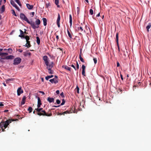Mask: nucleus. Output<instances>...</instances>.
<instances>
[{"mask_svg":"<svg viewBox=\"0 0 151 151\" xmlns=\"http://www.w3.org/2000/svg\"><path fill=\"white\" fill-rule=\"evenodd\" d=\"M17 120H18V119H16L15 120L14 119H9L8 120H6L5 122L2 121L0 123V127L2 129V132L5 131V129L8 126L10 123H11L12 122Z\"/></svg>","mask_w":151,"mask_h":151,"instance_id":"1","label":"nucleus"},{"mask_svg":"<svg viewBox=\"0 0 151 151\" xmlns=\"http://www.w3.org/2000/svg\"><path fill=\"white\" fill-rule=\"evenodd\" d=\"M43 60H44L45 63L47 66V69L48 70H50L53 67L54 65V63L53 62H51V63L49 64L48 61L49 58L47 55L44 56L43 57Z\"/></svg>","mask_w":151,"mask_h":151,"instance_id":"2","label":"nucleus"},{"mask_svg":"<svg viewBox=\"0 0 151 151\" xmlns=\"http://www.w3.org/2000/svg\"><path fill=\"white\" fill-rule=\"evenodd\" d=\"M32 22L33 24V25L34 26H33L32 25V24H29L31 25V26L32 27V28L34 29H35L36 28H37L39 27V25L40 24L41 22L40 20L38 19H36V20L35 21V24L34 22L31 21L30 22Z\"/></svg>","mask_w":151,"mask_h":151,"instance_id":"3","label":"nucleus"},{"mask_svg":"<svg viewBox=\"0 0 151 151\" xmlns=\"http://www.w3.org/2000/svg\"><path fill=\"white\" fill-rule=\"evenodd\" d=\"M20 17L21 19H23L26 21L28 24H31L33 26H34L32 22H30L28 19L27 17L23 13H21L20 15Z\"/></svg>","mask_w":151,"mask_h":151,"instance_id":"4","label":"nucleus"},{"mask_svg":"<svg viewBox=\"0 0 151 151\" xmlns=\"http://www.w3.org/2000/svg\"><path fill=\"white\" fill-rule=\"evenodd\" d=\"M21 61V59L20 58H15L14 60L13 64L17 65L19 64Z\"/></svg>","mask_w":151,"mask_h":151,"instance_id":"5","label":"nucleus"},{"mask_svg":"<svg viewBox=\"0 0 151 151\" xmlns=\"http://www.w3.org/2000/svg\"><path fill=\"white\" fill-rule=\"evenodd\" d=\"M10 3L14 7H15L19 11H20V9L18 7L17 4L15 3L14 2L13 0L10 1Z\"/></svg>","mask_w":151,"mask_h":151,"instance_id":"6","label":"nucleus"},{"mask_svg":"<svg viewBox=\"0 0 151 151\" xmlns=\"http://www.w3.org/2000/svg\"><path fill=\"white\" fill-rule=\"evenodd\" d=\"M118 38H119V33H117L116 35V42L117 45L118 46V49L119 52L120 51V48L119 46V41H118Z\"/></svg>","mask_w":151,"mask_h":151,"instance_id":"7","label":"nucleus"},{"mask_svg":"<svg viewBox=\"0 0 151 151\" xmlns=\"http://www.w3.org/2000/svg\"><path fill=\"white\" fill-rule=\"evenodd\" d=\"M60 16L59 14H58V17L57 18V24L58 26V27H60Z\"/></svg>","mask_w":151,"mask_h":151,"instance_id":"8","label":"nucleus"},{"mask_svg":"<svg viewBox=\"0 0 151 151\" xmlns=\"http://www.w3.org/2000/svg\"><path fill=\"white\" fill-rule=\"evenodd\" d=\"M23 93V91L22 89L21 88H19L17 90V93L18 96H19L21 94Z\"/></svg>","mask_w":151,"mask_h":151,"instance_id":"9","label":"nucleus"},{"mask_svg":"<svg viewBox=\"0 0 151 151\" xmlns=\"http://www.w3.org/2000/svg\"><path fill=\"white\" fill-rule=\"evenodd\" d=\"M14 58V56L13 55H10L7 56L5 58H2L3 59H12Z\"/></svg>","mask_w":151,"mask_h":151,"instance_id":"10","label":"nucleus"},{"mask_svg":"<svg viewBox=\"0 0 151 151\" xmlns=\"http://www.w3.org/2000/svg\"><path fill=\"white\" fill-rule=\"evenodd\" d=\"M20 32V35H19V37L21 38H24L25 37V35L24 34V32L21 29H19Z\"/></svg>","mask_w":151,"mask_h":151,"instance_id":"11","label":"nucleus"},{"mask_svg":"<svg viewBox=\"0 0 151 151\" xmlns=\"http://www.w3.org/2000/svg\"><path fill=\"white\" fill-rule=\"evenodd\" d=\"M50 81V82L52 83H55L56 84L58 82V79H57L53 78L52 79H51L49 80Z\"/></svg>","mask_w":151,"mask_h":151,"instance_id":"12","label":"nucleus"},{"mask_svg":"<svg viewBox=\"0 0 151 151\" xmlns=\"http://www.w3.org/2000/svg\"><path fill=\"white\" fill-rule=\"evenodd\" d=\"M37 99L38 103L37 105V107L38 108H39L40 107L41 105L42 104L41 103V101L40 98L38 97Z\"/></svg>","mask_w":151,"mask_h":151,"instance_id":"13","label":"nucleus"},{"mask_svg":"<svg viewBox=\"0 0 151 151\" xmlns=\"http://www.w3.org/2000/svg\"><path fill=\"white\" fill-rule=\"evenodd\" d=\"M41 112L43 113V114H44L45 115V116H51L52 115V113H50V114H48L46 113L45 110H43L41 111Z\"/></svg>","mask_w":151,"mask_h":151,"instance_id":"14","label":"nucleus"},{"mask_svg":"<svg viewBox=\"0 0 151 151\" xmlns=\"http://www.w3.org/2000/svg\"><path fill=\"white\" fill-rule=\"evenodd\" d=\"M26 97L25 96H24L23 97L22 101L21 103V105L24 104L25 103V100L26 99Z\"/></svg>","mask_w":151,"mask_h":151,"instance_id":"15","label":"nucleus"},{"mask_svg":"<svg viewBox=\"0 0 151 151\" xmlns=\"http://www.w3.org/2000/svg\"><path fill=\"white\" fill-rule=\"evenodd\" d=\"M26 6H27V8L29 9H30V10L32 9L33 8V5H30L29 4H26Z\"/></svg>","mask_w":151,"mask_h":151,"instance_id":"16","label":"nucleus"},{"mask_svg":"<svg viewBox=\"0 0 151 151\" xmlns=\"http://www.w3.org/2000/svg\"><path fill=\"white\" fill-rule=\"evenodd\" d=\"M26 42L27 43L25 44V45H24V46H25L27 47V48H29L31 46V45L30 44V42L29 41H27Z\"/></svg>","mask_w":151,"mask_h":151,"instance_id":"17","label":"nucleus"},{"mask_svg":"<svg viewBox=\"0 0 151 151\" xmlns=\"http://www.w3.org/2000/svg\"><path fill=\"white\" fill-rule=\"evenodd\" d=\"M5 8L4 5H3L0 9V13L2 14L5 11Z\"/></svg>","mask_w":151,"mask_h":151,"instance_id":"18","label":"nucleus"},{"mask_svg":"<svg viewBox=\"0 0 151 151\" xmlns=\"http://www.w3.org/2000/svg\"><path fill=\"white\" fill-rule=\"evenodd\" d=\"M47 101L50 103L54 102V99L53 98L48 97L47 99Z\"/></svg>","mask_w":151,"mask_h":151,"instance_id":"19","label":"nucleus"},{"mask_svg":"<svg viewBox=\"0 0 151 151\" xmlns=\"http://www.w3.org/2000/svg\"><path fill=\"white\" fill-rule=\"evenodd\" d=\"M42 20L43 22V24L45 26H46L47 24V20L45 18H43Z\"/></svg>","mask_w":151,"mask_h":151,"instance_id":"20","label":"nucleus"},{"mask_svg":"<svg viewBox=\"0 0 151 151\" xmlns=\"http://www.w3.org/2000/svg\"><path fill=\"white\" fill-rule=\"evenodd\" d=\"M31 53L30 52H23V54L24 56H27L28 55L30 56L31 55Z\"/></svg>","mask_w":151,"mask_h":151,"instance_id":"21","label":"nucleus"},{"mask_svg":"<svg viewBox=\"0 0 151 151\" xmlns=\"http://www.w3.org/2000/svg\"><path fill=\"white\" fill-rule=\"evenodd\" d=\"M76 30H78V31H80L81 32H82L83 31V29L82 28V27L78 25V27L77 28V29H76Z\"/></svg>","mask_w":151,"mask_h":151,"instance_id":"22","label":"nucleus"},{"mask_svg":"<svg viewBox=\"0 0 151 151\" xmlns=\"http://www.w3.org/2000/svg\"><path fill=\"white\" fill-rule=\"evenodd\" d=\"M74 107H72L70 111L67 110V113H72L73 112H74Z\"/></svg>","mask_w":151,"mask_h":151,"instance_id":"23","label":"nucleus"},{"mask_svg":"<svg viewBox=\"0 0 151 151\" xmlns=\"http://www.w3.org/2000/svg\"><path fill=\"white\" fill-rule=\"evenodd\" d=\"M67 32L70 39H71L72 38V36L73 35V33L71 32H70L68 30H67Z\"/></svg>","mask_w":151,"mask_h":151,"instance_id":"24","label":"nucleus"},{"mask_svg":"<svg viewBox=\"0 0 151 151\" xmlns=\"http://www.w3.org/2000/svg\"><path fill=\"white\" fill-rule=\"evenodd\" d=\"M151 27V23H149L147 26L146 27V29L148 32H149V29Z\"/></svg>","mask_w":151,"mask_h":151,"instance_id":"25","label":"nucleus"},{"mask_svg":"<svg viewBox=\"0 0 151 151\" xmlns=\"http://www.w3.org/2000/svg\"><path fill=\"white\" fill-rule=\"evenodd\" d=\"M69 19H70V26H71L72 25V16L71 14H70V15H69Z\"/></svg>","mask_w":151,"mask_h":151,"instance_id":"26","label":"nucleus"},{"mask_svg":"<svg viewBox=\"0 0 151 151\" xmlns=\"http://www.w3.org/2000/svg\"><path fill=\"white\" fill-rule=\"evenodd\" d=\"M36 39H37V42L38 45H39L40 43V40L39 37H36Z\"/></svg>","mask_w":151,"mask_h":151,"instance_id":"27","label":"nucleus"},{"mask_svg":"<svg viewBox=\"0 0 151 151\" xmlns=\"http://www.w3.org/2000/svg\"><path fill=\"white\" fill-rule=\"evenodd\" d=\"M53 76L52 75H51V76H47L45 77V78L46 80H48L49 79L53 77Z\"/></svg>","mask_w":151,"mask_h":151,"instance_id":"28","label":"nucleus"},{"mask_svg":"<svg viewBox=\"0 0 151 151\" xmlns=\"http://www.w3.org/2000/svg\"><path fill=\"white\" fill-rule=\"evenodd\" d=\"M36 114L39 116H45V115L43 114L41 111H39V112H37Z\"/></svg>","mask_w":151,"mask_h":151,"instance_id":"29","label":"nucleus"},{"mask_svg":"<svg viewBox=\"0 0 151 151\" xmlns=\"http://www.w3.org/2000/svg\"><path fill=\"white\" fill-rule=\"evenodd\" d=\"M43 108H37V109H35V110H36V111L37 112H39V111H41L43 110Z\"/></svg>","mask_w":151,"mask_h":151,"instance_id":"30","label":"nucleus"},{"mask_svg":"<svg viewBox=\"0 0 151 151\" xmlns=\"http://www.w3.org/2000/svg\"><path fill=\"white\" fill-rule=\"evenodd\" d=\"M55 4L57 5L58 7H59L60 6L58 5L59 0H55Z\"/></svg>","mask_w":151,"mask_h":151,"instance_id":"31","label":"nucleus"},{"mask_svg":"<svg viewBox=\"0 0 151 151\" xmlns=\"http://www.w3.org/2000/svg\"><path fill=\"white\" fill-rule=\"evenodd\" d=\"M75 91L77 93H79V88L78 86H77L76 88L75 89Z\"/></svg>","mask_w":151,"mask_h":151,"instance_id":"32","label":"nucleus"},{"mask_svg":"<svg viewBox=\"0 0 151 151\" xmlns=\"http://www.w3.org/2000/svg\"><path fill=\"white\" fill-rule=\"evenodd\" d=\"M14 1H15L16 2V3H17V4L20 6H22V4H21V3H20V1H19V0H14Z\"/></svg>","mask_w":151,"mask_h":151,"instance_id":"33","label":"nucleus"},{"mask_svg":"<svg viewBox=\"0 0 151 151\" xmlns=\"http://www.w3.org/2000/svg\"><path fill=\"white\" fill-rule=\"evenodd\" d=\"M28 111H29V113H31L32 111V108L31 107H29L28 109Z\"/></svg>","mask_w":151,"mask_h":151,"instance_id":"34","label":"nucleus"},{"mask_svg":"<svg viewBox=\"0 0 151 151\" xmlns=\"http://www.w3.org/2000/svg\"><path fill=\"white\" fill-rule=\"evenodd\" d=\"M24 38H25V39L26 40V41H29V40L30 39L29 37L28 36H25V37H24Z\"/></svg>","mask_w":151,"mask_h":151,"instance_id":"35","label":"nucleus"},{"mask_svg":"<svg viewBox=\"0 0 151 151\" xmlns=\"http://www.w3.org/2000/svg\"><path fill=\"white\" fill-rule=\"evenodd\" d=\"M13 79V78L9 79L6 80V83H8L9 81H12Z\"/></svg>","mask_w":151,"mask_h":151,"instance_id":"36","label":"nucleus"},{"mask_svg":"<svg viewBox=\"0 0 151 151\" xmlns=\"http://www.w3.org/2000/svg\"><path fill=\"white\" fill-rule=\"evenodd\" d=\"M48 72L50 74H52L53 73L54 71L53 70H51V69H50V70H48Z\"/></svg>","mask_w":151,"mask_h":151,"instance_id":"37","label":"nucleus"},{"mask_svg":"<svg viewBox=\"0 0 151 151\" xmlns=\"http://www.w3.org/2000/svg\"><path fill=\"white\" fill-rule=\"evenodd\" d=\"M79 58L80 60L83 63L84 62V60L83 58L81 57V54L79 55Z\"/></svg>","mask_w":151,"mask_h":151,"instance_id":"38","label":"nucleus"},{"mask_svg":"<svg viewBox=\"0 0 151 151\" xmlns=\"http://www.w3.org/2000/svg\"><path fill=\"white\" fill-rule=\"evenodd\" d=\"M65 114H66V111H65L64 112H63V111L60 112L59 114L60 115H65Z\"/></svg>","mask_w":151,"mask_h":151,"instance_id":"39","label":"nucleus"},{"mask_svg":"<svg viewBox=\"0 0 151 151\" xmlns=\"http://www.w3.org/2000/svg\"><path fill=\"white\" fill-rule=\"evenodd\" d=\"M93 60L95 64H96L97 63V58H93Z\"/></svg>","mask_w":151,"mask_h":151,"instance_id":"40","label":"nucleus"},{"mask_svg":"<svg viewBox=\"0 0 151 151\" xmlns=\"http://www.w3.org/2000/svg\"><path fill=\"white\" fill-rule=\"evenodd\" d=\"M12 14L13 15H14L15 16H17V15L16 14V13H15V11H14V10H13V9H12Z\"/></svg>","mask_w":151,"mask_h":151,"instance_id":"41","label":"nucleus"},{"mask_svg":"<svg viewBox=\"0 0 151 151\" xmlns=\"http://www.w3.org/2000/svg\"><path fill=\"white\" fill-rule=\"evenodd\" d=\"M50 6V3H46V8H48Z\"/></svg>","mask_w":151,"mask_h":151,"instance_id":"42","label":"nucleus"},{"mask_svg":"<svg viewBox=\"0 0 151 151\" xmlns=\"http://www.w3.org/2000/svg\"><path fill=\"white\" fill-rule=\"evenodd\" d=\"M8 55V53L7 52H3L1 54H0V56L2 55Z\"/></svg>","mask_w":151,"mask_h":151,"instance_id":"43","label":"nucleus"},{"mask_svg":"<svg viewBox=\"0 0 151 151\" xmlns=\"http://www.w3.org/2000/svg\"><path fill=\"white\" fill-rule=\"evenodd\" d=\"M89 12H90V14L91 15H92L93 14V10L92 9H91L90 10Z\"/></svg>","mask_w":151,"mask_h":151,"instance_id":"44","label":"nucleus"},{"mask_svg":"<svg viewBox=\"0 0 151 151\" xmlns=\"http://www.w3.org/2000/svg\"><path fill=\"white\" fill-rule=\"evenodd\" d=\"M7 50L9 51V52L10 53H11L12 52V50L11 48H9Z\"/></svg>","mask_w":151,"mask_h":151,"instance_id":"45","label":"nucleus"},{"mask_svg":"<svg viewBox=\"0 0 151 151\" xmlns=\"http://www.w3.org/2000/svg\"><path fill=\"white\" fill-rule=\"evenodd\" d=\"M65 103V101L64 100V99H63L62 101V103L60 105H64Z\"/></svg>","mask_w":151,"mask_h":151,"instance_id":"46","label":"nucleus"},{"mask_svg":"<svg viewBox=\"0 0 151 151\" xmlns=\"http://www.w3.org/2000/svg\"><path fill=\"white\" fill-rule=\"evenodd\" d=\"M85 70H82V75L84 76H85Z\"/></svg>","mask_w":151,"mask_h":151,"instance_id":"47","label":"nucleus"},{"mask_svg":"<svg viewBox=\"0 0 151 151\" xmlns=\"http://www.w3.org/2000/svg\"><path fill=\"white\" fill-rule=\"evenodd\" d=\"M56 103L58 104H59L60 103V101L59 99H57L56 100Z\"/></svg>","mask_w":151,"mask_h":151,"instance_id":"48","label":"nucleus"},{"mask_svg":"<svg viewBox=\"0 0 151 151\" xmlns=\"http://www.w3.org/2000/svg\"><path fill=\"white\" fill-rule=\"evenodd\" d=\"M85 68L86 66L84 65H83L82 66V70H85Z\"/></svg>","mask_w":151,"mask_h":151,"instance_id":"49","label":"nucleus"},{"mask_svg":"<svg viewBox=\"0 0 151 151\" xmlns=\"http://www.w3.org/2000/svg\"><path fill=\"white\" fill-rule=\"evenodd\" d=\"M60 95L62 97V98H64V93H63V92H62L60 94Z\"/></svg>","mask_w":151,"mask_h":151,"instance_id":"50","label":"nucleus"},{"mask_svg":"<svg viewBox=\"0 0 151 151\" xmlns=\"http://www.w3.org/2000/svg\"><path fill=\"white\" fill-rule=\"evenodd\" d=\"M76 68L77 69H78L79 68V65L77 62H76Z\"/></svg>","mask_w":151,"mask_h":151,"instance_id":"51","label":"nucleus"},{"mask_svg":"<svg viewBox=\"0 0 151 151\" xmlns=\"http://www.w3.org/2000/svg\"><path fill=\"white\" fill-rule=\"evenodd\" d=\"M71 66L73 67L76 70V68L75 66L73 64L71 65Z\"/></svg>","mask_w":151,"mask_h":151,"instance_id":"52","label":"nucleus"},{"mask_svg":"<svg viewBox=\"0 0 151 151\" xmlns=\"http://www.w3.org/2000/svg\"><path fill=\"white\" fill-rule=\"evenodd\" d=\"M120 66V64L118 62H117V67H118Z\"/></svg>","mask_w":151,"mask_h":151,"instance_id":"53","label":"nucleus"},{"mask_svg":"<svg viewBox=\"0 0 151 151\" xmlns=\"http://www.w3.org/2000/svg\"><path fill=\"white\" fill-rule=\"evenodd\" d=\"M70 69H71V68H70L69 67L67 66V70H70Z\"/></svg>","mask_w":151,"mask_h":151,"instance_id":"54","label":"nucleus"},{"mask_svg":"<svg viewBox=\"0 0 151 151\" xmlns=\"http://www.w3.org/2000/svg\"><path fill=\"white\" fill-rule=\"evenodd\" d=\"M120 77L121 79L123 81V78L122 75L121 74H120Z\"/></svg>","mask_w":151,"mask_h":151,"instance_id":"55","label":"nucleus"},{"mask_svg":"<svg viewBox=\"0 0 151 151\" xmlns=\"http://www.w3.org/2000/svg\"><path fill=\"white\" fill-rule=\"evenodd\" d=\"M18 51L20 52H22L23 51L22 49H20Z\"/></svg>","mask_w":151,"mask_h":151,"instance_id":"56","label":"nucleus"},{"mask_svg":"<svg viewBox=\"0 0 151 151\" xmlns=\"http://www.w3.org/2000/svg\"><path fill=\"white\" fill-rule=\"evenodd\" d=\"M31 14H32V17H33L35 14V12H32L31 13Z\"/></svg>","mask_w":151,"mask_h":151,"instance_id":"57","label":"nucleus"},{"mask_svg":"<svg viewBox=\"0 0 151 151\" xmlns=\"http://www.w3.org/2000/svg\"><path fill=\"white\" fill-rule=\"evenodd\" d=\"M56 93L57 94H59L60 93V91H59V90H57L56 91Z\"/></svg>","mask_w":151,"mask_h":151,"instance_id":"58","label":"nucleus"},{"mask_svg":"<svg viewBox=\"0 0 151 151\" xmlns=\"http://www.w3.org/2000/svg\"><path fill=\"white\" fill-rule=\"evenodd\" d=\"M4 106V104H2V103L1 102L0 103V106Z\"/></svg>","mask_w":151,"mask_h":151,"instance_id":"59","label":"nucleus"},{"mask_svg":"<svg viewBox=\"0 0 151 151\" xmlns=\"http://www.w3.org/2000/svg\"><path fill=\"white\" fill-rule=\"evenodd\" d=\"M62 68H64V69H66V65H63L62 66Z\"/></svg>","mask_w":151,"mask_h":151,"instance_id":"60","label":"nucleus"},{"mask_svg":"<svg viewBox=\"0 0 151 151\" xmlns=\"http://www.w3.org/2000/svg\"><path fill=\"white\" fill-rule=\"evenodd\" d=\"M40 93H42L43 95H44L45 94V93H44V92L43 91H40L39 92Z\"/></svg>","mask_w":151,"mask_h":151,"instance_id":"61","label":"nucleus"},{"mask_svg":"<svg viewBox=\"0 0 151 151\" xmlns=\"http://www.w3.org/2000/svg\"><path fill=\"white\" fill-rule=\"evenodd\" d=\"M60 105H59L58 106H53L52 107H57L60 106Z\"/></svg>","mask_w":151,"mask_h":151,"instance_id":"62","label":"nucleus"},{"mask_svg":"<svg viewBox=\"0 0 151 151\" xmlns=\"http://www.w3.org/2000/svg\"><path fill=\"white\" fill-rule=\"evenodd\" d=\"M100 15V13H98L97 15H96V17H99Z\"/></svg>","mask_w":151,"mask_h":151,"instance_id":"63","label":"nucleus"},{"mask_svg":"<svg viewBox=\"0 0 151 151\" xmlns=\"http://www.w3.org/2000/svg\"><path fill=\"white\" fill-rule=\"evenodd\" d=\"M8 110H5L4 111V112H7L8 111Z\"/></svg>","mask_w":151,"mask_h":151,"instance_id":"64","label":"nucleus"}]
</instances>
